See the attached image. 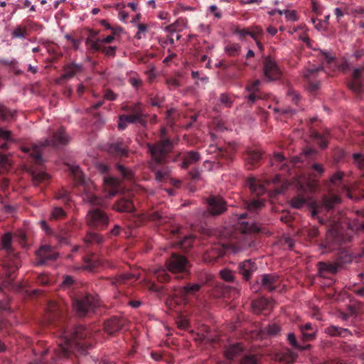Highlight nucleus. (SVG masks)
Masks as SVG:
<instances>
[{"label":"nucleus","instance_id":"1","mask_svg":"<svg viewBox=\"0 0 364 364\" xmlns=\"http://www.w3.org/2000/svg\"><path fill=\"white\" fill-rule=\"evenodd\" d=\"M89 334V331L83 326H77L71 334L67 331L62 332L58 341V348L53 350L55 359L67 358L75 348L80 353L85 354L87 351L83 347L84 344L80 341L87 338Z\"/></svg>","mask_w":364,"mask_h":364},{"label":"nucleus","instance_id":"2","mask_svg":"<svg viewBox=\"0 0 364 364\" xmlns=\"http://www.w3.org/2000/svg\"><path fill=\"white\" fill-rule=\"evenodd\" d=\"M340 202L341 198L336 195L324 196L321 205L318 204L315 200L309 202L304 198L298 196L291 200L290 205L292 208L296 209H300L305 205H307L311 208V217L313 218H318L319 223H323V220L318 217V214L320 213L323 209L326 211L331 210L336 204L339 203Z\"/></svg>","mask_w":364,"mask_h":364},{"label":"nucleus","instance_id":"3","mask_svg":"<svg viewBox=\"0 0 364 364\" xmlns=\"http://www.w3.org/2000/svg\"><path fill=\"white\" fill-rule=\"evenodd\" d=\"M68 141V136L65 134L64 129L61 128L53 134L50 140L46 139L43 143L41 144L40 145L35 144L32 146L31 149L23 148V151L24 152H28L30 156L33 158L36 164H41L43 163V159L41 157L42 146H45L47 145L58 146L60 145H65Z\"/></svg>","mask_w":364,"mask_h":364},{"label":"nucleus","instance_id":"4","mask_svg":"<svg viewBox=\"0 0 364 364\" xmlns=\"http://www.w3.org/2000/svg\"><path fill=\"white\" fill-rule=\"evenodd\" d=\"M148 148L152 159L157 163H162L164 161L167 153L173 148V143L169 140L163 139L155 145L148 144Z\"/></svg>","mask_w":364,"mask_h":364},{"label":"nucleus","instance_id":"5","mask_svg":"<svg viewBox=\"0 0 364 364\" xmlns=\"http://www.w3.org/2000/svg\"><path fill=\"white\" fill-rule=\"evenodd\" d=\"M99 300L97 296L87 295L73 301L74 308L80 316H85L87 312L93 311L98 306Z\"/></svg>","mask_w":364,"mask_h":364},{"label":"nucleus","instance_id":"6","mask_svg":"<svg viewBox=\"0 0 364 364\" xmlns=\"http://www.w3.org/2000/svg\"><path fill=\"white\" fill-rule=\"evenodd\" d=\"M129 110L132 112V114L122 115L119 117L118 128L121 130L124 129L128 124H134L136 122L143 123L142 117L144 114L139 104L131 107Z\"/></svg>","mask_w":364,"mask_h":364},{"label":"nucleus","instance_id":"7","mask_svg":"<svg viewBox=\"0 0 364 364\" xmlns=\"http://www.w3.org/2000/svg\"><path fill=\"white\" fill-rule=\"evenodd\" d=\"M263 75L267 82H272L279 79L282 72L275 60L267 57L263 62Z\"/></svg>","mask_w":364,"mask_h":364},{"label":"nucleus","instance_id":"8","mask_svg":"<svg viewBox=\"0 0 364 364\" xmlns=\"http://www.w3.org/2000/svg\"><path fill=\"white\" fill-rule=\"evenodd\" d=\"M86 221L90 226L105 227L108 224L109 218L102 210L93 209L87 213Z\"/></svg>","mask_w":364,"mask_h":364},{"label":"nucleus","instance_id":"9","mask_svg":"<svg viewBox=\"0 0 364 364\" xmlns=\"http://www.w3.org/2000/svg\"><path fill=\"white\" fill-rule=\"evenodd\" d=\"M364 72V65L355 68L353 70L352 77L348 82V88L356 94H361L364 91L363 79L362 73Z\"/></svg>","mask_w":364,"mask_h":364},{"label":"nucleus","instance_id":"10","mask_svg":"<svg viewBox=\"0 0 364 364\" xmlns=\"http://www.w3.org/2000/svg\"><path fill=\"white\" fill-rule=\"evenodd\" d=\"M36 254L39 259L36 263L37 265H41L50 260H55L58 257V253L50 245L41 246Z\"/></svg>","mask_w":364,"mask_h":364},{"label":"nucleus","instance_id":"11","mask_svg":"<svg viewBox=\"0 0 364 364\" xmlns=\"http://www.w3.org/2000/svg\"><path fill=\"white\" fill-rule=\"evenodd\" d=\"M208 204V212L213 215H220L226 210V203L221 197L210 196Z\"/></svg>","mask_w":364,"mask_h":364},{"label":"nucleus","instance_id":"12","mask_svg":"<svg viewBox=\"0 0 364 364\" xmlns=\"http://www.w3.org/2000/svg\"><path fill=\"white\" fill-rule=\"evenodd\" d=\"M298 157H294L291 161H289L282 154L276 153L274 154L272 164L276 165L278 168L284 171H289L290 169V166H293L294 164L299 162Z\"/></svg>","mask_w":364,"mask_h":364},{"label":"nucleus","instance_id":"13","mask_svg":"<svg viewBox=\"0 0 364 364\" xmlns=\"http://www.w3.org/2000/svg\"><path fill=\"white\" fill-rule=\"evenodd\" d=\"M82 67L80 64L71 63L64 67V73L56 80L60 83L63 80H68L82 71Z\"/></svg>","mask_w":364,"mask_h":364},{"label":"nucleus","instance_id":"14","mask_svg":"<svg viewBox=\"0 0 364 364\" xmlns=\"http://www.w3.org/2000/svg\"><path fill=\"white\" fill-rule=\"evenodd\" d=\"M126 320L123 318L113 317L105 323V328L109 334L122 329Z\"/></svg>","mask_w":364,"mask_h":364},{"label":"nucleus","instance_id":"15","mask_svg":"<svg viewBox=\"0 0 364 364\" xmlns=\"http://www.w3.org/2000/svg\"><path fill=\"white\" fill-rule=\"evenodd\" d=\"M274 306L273 301L261 298L255 300L252 304V308L255 314H261L263 311L270 310Z\"/></svg>","mask_w":364,"mask_h":364},{"label":"nucleus","instance_id":"16","mask_svg":"<svg viewBox=\"0 0 364 364\" xmlns=\"http://www.w3.org/2000/svg\"><path fill=\"white\" fill-rule=\"evenodd\" d=\"M239 272L246 279H250L252 274L256 271V264L250 259L240 262L238 266Z\"/></svg>","mask_w":364,"mask_h":364},{"label":"nucleus","instance_id":"17","mask_svg":"<svg viewBox=\"0 0 364 364\" xmlns=\"http://www.w3.org/2000/svg\"><path fill=\"white\" fill-rule=\"evenodd\" d=\"M278 276L273 274H264L262 276L261 287L269 291H274L277 288Z\"/></svg>","mask_w":364,"mask_h":364},{"label":"nucleus","instance_id":"18","mask_svg":"<svg viewBox=\"0 0 364 364\" xmlns=\"http://www.w3.org/2000/svg\"><path fill=\"white\" fill-rule=\"evenodd\" d=\"M178 22L176 21L173 24L166 28V31L168 33L167 39L165 43L173 44L175 41H180L181 37V28L178 27Z\"/></svg>","mask_w":364,"mask_h":364},{"label":"nucleus","instance_id":"19","mask_svg":"<svg viewBox=\"0 0 364 364\" xmlns=\"http://www.w3.org/2000/svg\"><path fill=\"white\" fill-rule=\"evenodd\" d=\"M167 269L172 273H178L182 271V257L173 254L167 262Z\"/></svg>","mask_w":364,"mask_h":364},{"label":"nucleus","instance_id":"20","mask_svg":"<svg viewBox=\"0 0 364 364\" xmlns=\"http://www.w3.org/2000/svg\"><path fill=\"white\" fill-rule=\"evenodd\" d=\"M318 273L321 277H325L327 274H335L338 270V266L334 263L320 262L318 264Z\"/></svg>","mask_w":364,"mask_h":364},{"label":"nucleus","instance_id":"21","mask_svg":"<svg viewBox=\"0 0 364 364\" xmlns=\"http://www.w3.org/2000/svg\"><path fill=\"white\" fill-rule=\"evenodd\" d=\"M70 171L77 183L85 186L89 189L90 188V186H92V183L89 180H86L78 166H72L70 167Z\"/></svg>","mask_w":364,"mask_h":364},{"label":"nucleus","instance_id":"22","mask_svg":"<svg viewBox=\"0 0 364 364\" xmlns=\"http://www.w3.org/2000/svg\"><path fill=\"white\" fill-rule=\"evenodd\" d=\"M4 267L8 277V279L2 282L1 286H0V290H1L3 287H9L11 284V282L13 280L12 274L18 269V262H12L11 264L4 263Z\"/></svg>","mask_w":364,"mask_h":364},{"label":"nucleus","instance_id":"23","mask_svg":"<svg viewBox=\"0 0 364 364\" xmlns=\"http://www.w3.org/2000/svg\"><path fill=\"white\" fill-rule=\"evenodd\" d=\"M247 185L250 191L257 196L262 195L266 191L264 184L261 183L257 179L255 178H249L247 182Z\"/></svg>","mask_w":364,"mask_h":364},{"label":"nucleus","instance_id":"24","mask_svg":"<svg viewBox=\"0 0 364 364\" xmlns=\"http://www.w3.org/2000/svg\"><path fill=\"white\" fill-rule=\"evenodd\" d=\"M242 346L240 343L231 345L228 346L225 351V355L228 360H235L242 355Z\"/></svg>","mask_w":364,"mask_h":364},{"label":"nucleus","instance_id":"25","mask_svg":"<svg viewBox=\"0 0 364 364\" xmlns=\"http://www.w3.org/2000/svg\"><path fill=\"white\" fill-rule=\"evenodd\" d=\"M326 240L328 244L339 243L342 240L337 224L328 230Z\"/></svg>","mask_w":364,"mask_h":364},{"label":"nucleus","instance_id":"26","mask_svg":"<svg viewBox=\"0 0 364 364\" xmlns=\"http://www.w3.org/2000/svg\"><path fill=\"white\" fill-rule=\"evenodd\" d=\"M181 299L176 293L171 296L166 301V305L170 310L176 311V313H181L182 310L181 307Z\"/></svg>","mask_w":364,"mask_h":364},{"label":"nucleus","instance_id":"27","mask_svg":"<svg viewBox=\"0 0 364 364\" xmlns=\"http://www.w3.org/2000/svg\"><path fill=\"white\" fill-rule=\"evenodd\" d=\"M105 183L107 188L110 187L111 190L108 191V196L113 197L119 191V181L114 178H107L105 179Z\"/></svg>","mask_w":364,"mask_h":364},{"label":"nucleus","instance_id":"28","mask_svg":"<svg viewBox=\"0 0 364 364\" xmlns=\"http://www.w3.org/2000/svg\"><path fill=\"white\" fill-rule=\"evenodd\" d=\"M323 71L322 66H312L311 68H306L303 71V76L309 81L316 79L318 73Z\"/></svg>","mask_w":364,"mask_h":364},{"label":"nucleus","instance_id":"29","mask_svg":"<svg viewBox=\"0 0 364 364\" xmlns=\"http://www.w3.org/2000/svg\"><path fill=\"white\" fill-rule=\"evenodd\" d=\"M114 209L119 212H132L134 208L131 200L127 199H121L115 204Z\"/></svg>","mask_w":364,"mask_h":364},{"label":"nucleus","instance_id":"30","mask_svg":"<svg viewBox=\"0 0 364 364\" xmlns=\"http://www.w3.org/2000/svg\"><path fill=\"white\" fill-rule=\"evenodd\" d=\"M200 159V156L198 152L196 151H190L183 154V168L186 166L193 164Z\"/></svg>","mask_w":364,"mask_h":364},{"label":"nucleus","instance_id":"31","mask_svg":"<svg viewBox=\"0 0 364 364\" xmlns=\"http://www.w3.org/2000/svg\"><path fill=\"white\" fill-rule=\"evenodd\" d=\"M109 152L111 154H115L117 156H125L127 154V150L126 148L122 147L119 143H114L109 146Z\"/></svg>","mask_w":364,"mask_h":364},{"label":"nucleus","instance_id":"32","mask_svg":"<svg viewBox=\"0 0 364 364\" xmlns=\"http://www.w3.org/2000/svg\"><path fill=\"white\" fill-rule=\"evenodd\" d=\"M241 49L240 44L236 43H229L225 46L224 50L230 56H235L239 54Z\"/></svg>","mask_w":364,"mask_h":364},{"label":"nucleus","instance_id":"33","mask_svg":"<svg viewBox=\"0 0 364 364\" xmlns=\"http://www.w3.org/2000/svg\"><path fill=\"white\" fill-rule=\"evenodd\" d=\"M233 33L238 36V39L240 41H244L245 38L247 36H250L255 41H257V36L254 33L250 31L247 28L236 29L233 31Z\"/></svg>","mask_w":364,"mask_h":364},{"label":"nucleus","instance_id":"34","mask_svg":"<svg viewBox=\"0 0 364 364\" xmlns=\"http://www.w3.org/2000/svg\"><path fill=\"white\" fill-rule=\"evenodd\" d=\"M84 241L87 244H100L102 242V237L97 233L89 232L85 237Z\"/></svg>","mask_w":364,"mask_h":364},{"label":"nucleus","instance_id":"35","mask_svg":"<svg viewBox=\"0 0 364 364\" xmlns=\"http://www.w3.org/2000/svg\"><path fill=\"white\" fill-rule=\"evenodd\" d=\"M346 328H340L336 326H330L325 329V332L331 336H341L343 333L347 332Z\"/></svg>","mask_w":364,"mask_h":364},{"label":"nucleus","instance_id":"36","mask_svg":"<svg viewBox=\"0 0 364 364\" xmlns=\"http://www.w3.org/2000/svg\"><path fill=\"white\" fill-rule=\"evenodd\" d=\"M85 265L84 268L90 271L93 270L95 267L101 264L100 262L94 255L89 258L85 259Z\"/></svg>","mask_w":364,"mask_h":364},{"label":"nucleus","instance_id":"37","mask_svg":"<svg viewBox=\"0 0 364 364\" xmlns=\"http://www.w3.org/2000/svg\"><path fill=\"white\" fill-rule=\"evenodd\" d=\"M311 136L314 141L318 144L321 149H324L327 146V139L326 136H322L316 132H314Z\"/></svg>","mask_w":364,"mask_h":364},{"label":"nucleus","instance_id":"38","mask_svg":"<svg viewBox=\"0 0 364 364\" xmlns=\"http://www.w3.org/2000/svg\"><path fill=\"white\" fill-rule=\"evenodd\" d=\"M154 275L161 282H166L168 279V274L166 269L158 268L154 270Z\"/></svg>","mask_w":364,"mask_h":364},{"label":"nucleus","instance_id":"39","mask_svg":"<svg viewBox=\"0 0 364 364\" xmlns=\"http://www.w3.org/2000/svg\"><path fill=\"white\" fill-rule=\"evenodd\" d=\"M11 239H12V236H11V234L9 232L5 234L1 238L2 248L4 250H5L7 252H11Z\"/></svg>","mask_w":364,"mask_h":364},{"label":"nucleus","instance_id":"40","mask_svg":"<svg viewBox=\"0 0 364 364\" xmlns=\"http://www.w3.org/2000/svg\"><path fill=\"white\" fill-rule=\"evenodd\" d=\"M84 200L93 205H104L105 203L103 198L92 194H87L86 198Z\"/></svg>","mask_w":364,"mask_h":364},{"label":"nucleus","instance_id":"41","mask_svg":"<svg viewBox=\"0 0 364 364\" xmlns=\"http://www.w3.org/2000/svg\"><path fill=\"white\" fill-rule=\"evenodd\" d=\"M263 205L264 202L262 200H253L247 204V208L249 212H254L260 209Z\"/></svg>","mask_w":364,"mask_h":364},{"label":"nucleus","instance_id":"42","mask_svg":"<svg viewBox=\"0 0 364 364\" xmlns=\"http://www.w3.org/2000/svg\"><path fill=\"white\" fill-rule=\"evenodd\" d=\"M26 28L21 26H16L12 31L11 36L13 38L23 39L26 36Z\"/></svg>","mask_w":364,"mask_h":364},{"label":"nucleus","instance_id":"43","mask_svg":"<svg viewBox=\"0 0 364 364\" xmlns=\"http://www.w3.org/2000/svg\"><path fill=\"white\" fill-rule=\"evenodd\" d=\"M200 284L194 283L192 284H188L186 286H183V294H195L200 289Z\"/></svg>","mask_w":364,"mask_h":364},{"label":"nucleus","instance_id":"44","mask_svg":"<svg viewBox=\"0 0 364 364\" xmlns=\"http://www.w3.org/2000/svg\"><path fill=\"white\" fill-rule=\"evenodd\" d=\"M222 279L226 282H232L234 279V274L231 270L224 269L220 271Z\"/></svg>","mask_w":364,"mask_h":364},{"label":"nucleus","instance_id":"45","mask_svg":"<svg viewBox=\"0 0 364 364\" xmlns=\"http://www.w3.org/2000/svg\"><path fill=\"white\" fill-rule=\"evenodd\" d=\"M354 164L360 168H364V154L355 153L353 154Z\"/></svg>","mask_w":364,"mask_h":364},{"label":"nucleus","instance_id":"46","mask_svg":"<svg viewBox=\"0 0 364 364\" xmlns=\"http://www.w3.org/2000/svg\"><path fill=\"white\" fill-rule=\"evenodd\" d=\"M260 84L261 81L259 80H256L254 82H252L250 85H247L245 88V90L247 92L259 93V86Z\"/></svg>","mask_w":364,"mask_h":364},{"label":"nucleus","instance_id":"47","mask_svg":"<svg viewBox=\"0 0 364 364\" xmlns=\"http://www.w3.org/2000/svg\"><path fill=\"white\" fill-rule=\"evenodd\" d=\"M280 331V327L276 323L268 325L266 328V332L269 336H276Z\"/></svg>","mask_w":364,"mask_h":364},{"label":"nucleus","instance_id":"48","mask_svg":"<svg viewBox=\"0 0 364 364\" xmlns=\"http://www.w3.org/2000/svg\"><path fill=\"white\" fill-rule=\"evenodd\" d=\"M242 231L245 233L248 232H257L259 231L258 227L255 224L249 225L247 223H242L240 227Z\"/></svg>","mask_w":364,"mask_h":364},{"label":"nucleus","instance_id":"49","mask_svg":"<svg viewBox=\"0 0 364 364\" xmlns=\"http://www.w3.org/2000/svg\"><path fill=\"white\" fill-rule=\"evenodd\" d=\"M134 277L135 275L132 274H123L119 276L117 278H116L114 281L112 282V283L116 285L124 283L127 280Z\"/></svg>","mask_w":364,"mask_h":364},{"label":"nucleus","instance_id":"50","mask_svg":"<svg viewBox=\"0 0 364 364\" xmlns=\"http://www.w3.org/2000/svg\"><path fill=\"white\" fill-rule=\"evenodd\" d=\"M136 27L138 28V31L135 35V38L137 39H141L147 31V26L144 23H138Z\"/></svg>","mask_w":364,"mask_h":364},{"label":"nucleus","instance_id":"51","mask_svg":"<svg viewBox=\"0 0 364 364\" xmlns=\"http://www.w3.org/2000/svg\"><path fill=\"white\" fill-rule=\"evenodd\" d=\"M65 215V213L61 208L55 207L51 212V218L53 219H60L63 218Z\"/></svg>","mask_w":364,"mask_h":364},{"label":"nucleus","instance_id":"52","mask_svg":"<svg viewBox=\"0 0 364 364\" xmlns=\"http://www.w3.org/2000/svg\"><path fill=\"white\" fill-rule=\"evenodd\" d=\"M197 337L195 338L196 340H205L208 339V328L205 326H203L201 329H199L196 333Z\"/></svg>","mask_w":364,"mask_h":364},{"label":"nucleus","instance_id":"53","mask_svg":"<svg viewBox=\"0 0 364 364\" xmlns=\"http://www.w3.org/2000/svg\"><path fill=\"white\" fill-rule=\"evenodd\" d=\"M240 364H257V360L255 355H245L242 358Z\"/></svg>","mask_w":364,"mask_h":364},{"label":"nucleus","instance_id":"54","mask_svg":"<svg viewBox=\"0 0 364 364\" xmlns=\"http://www.w3.org/2000/svg\"><path fill=\"white\" fill-rule=\"evenodd\" d=\"M220 101L227 107H230L232 103V100L231 97L225 93L221 94L220 97Z\"/></svg>","mask_w":364,"mask_h":364},{"label":"nucleus","instance_id":"55","mask_svg":"<svg viewBox=\"0 0 364 364\" xmlns=\"http://www.w3.org/2000/svg\"><path fill=\"white\" fill-rule=\"evenodd\" d=\"M285 18L287 21H297L299 18L296 15V11L294 10H286V14H285Z\"/></svg>","mask_w":364,"mask_h":364},{"label":"nucleus","instance_id":"56","mask_svg":"<svg viewBox=\"0 0 364 364\" xmlns=\"http://www.w3.org/2000/svg\"><path fill=\"white\" fill-rule=\"evenodd\" d=\"M249 94L245 96V98L247 100L248 102L251 105L255 103L257 100L260 99L261 97L259 93L255 92H248Z\"/></svg>","mask_w":364,"mask_h":364},{"label":"nucleus","instance_id":"57","mask_svg":"<svg viewBox=\"0 0 364 364\" xmlns=\"http://www.w3.org/2000/svg\"><path fill=\"white\" fill-rule=\"evenodd\" d=\"M116 49V46H105L102 48V50L105 55L114 56L115 55Z\"/></svg>","mask_w":364,"mask_h":364},{"label":"nucleus","instance_id":"58","mask_svg":"<svg viewBox=\"0 0 364 364\" xmlns=\"http://www.w3.org/2000/svg\"><path fill=\"white\" fill-rule=\"evenodd\" d=\"M287 340L294 348H300V346L298 344L295 334L294 333H288Z\"/></svg>","mask_w":364,"mask_h":364},{"label":"nucleus","instance_id":"59","mask_svg":"<svg viewBox=\"0 0 364 364\" xmlns=\"http://www.w3.org/2000/svg\"><path fill=\"white\" fill-rule=\"evenodd\" d=\"M58 199H62L64 202L70 200L69 193L66 190H62L56 194Z\"/></svg>","mask_w":364,"mask_h":364},{"label":"nucleus","instance_id":"60","mask_svg":"<svg viewBox=\"0 0 364 364\" xmlns=\"http://www.w3.org/2000/svg\"><path fill=\"white\" fill-rule=\"evenodd\" d=\"M73 284H74L73 278L70 276H66V277H65V278L62 282L61 287H62V288L65 289L67 287L72 286Z\"/></svg>","mask_w":364,"mask_h":364},{"label":"nucleus","instance_id":"61","mask_svg":"<svg viewBox=\"0 0 364 364\" xmlns=\"http://www.w3.org/2000/svg\"><path fill=\"white\" fill-rule=\"evenodd\" d=\"M320 51L328 64L333 63L335 58L330 53V52L322 50H320Z\"/></svg>","mask_w":364,"mask_h":364},{"label":"nucleus","instance_id":"62","mask_svg":"<svg viewBox=\"0 0 364 364\" xmlns=\"http://www.w3.org/2000/svg\"><path fill=\"white\" fill-rule=\"evenodd\" d=\"M166 82L171 89H175L180 85V82L173 77L168 79Z\"/></svg>","mask_w":364,"mask_h":364},{"label":"nucleus","instance_id":"63","mask_svg":"<svg viewBox=\"0 0 364 364\" xmlns=\"http://www.w3.org/2000/svg\"><path fill=\"white\" fill-rule=\"evenodd\" d=\"M301 333L305 341L313 340L316 338V331H313L312 332L306 331Z\"/></svg>","mask_w":364,"mask_h":364},{"label":"nucleus","instance_id":"64","mask_svg":"<svg viewBox=\"0 0 364 364\" xmlns=\"http://www.w3.org/2000/svg\"><path fill=\"white\" fill-rule=\"evenodd\" d=\"M168 175V172L164 170H159L156 173V179L157 181L161 182Z\"/></svg>","mask_w":364,"mask_h":364}]
</instances>
